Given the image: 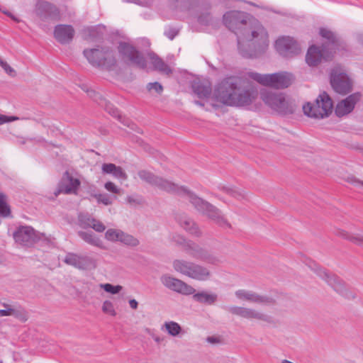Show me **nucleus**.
<instances>
[{"mask_svg": "<svg viewBox=\"0 0 363 363\" xmlns=\"http://www.w3.org/2000/svg\"><path fill=\"white\" fill-rule=\"evenodd\" d=\"M176 220L179 225L191 235L196 238H199L202 235V232L198 225L187 215L184 213L178 214L176 216Z\"/></svg>", "mask_w": 363, "mask_h": 363, "instance_id": "4be33fe9", "label": "nucleus"}, {"mask_svg": "<svg viewBox=\"0 0 363 363\" xmlns=\"http://www.w3.org/2000/svg\"><path fill=\"white\" fill-rule=\"evenodd\" d=\"M4 13L5 14H6L7 16H10L15 21H16V22L19 21V20L17 18H16L14 16H13L11 12H9V11H4Z\"/></svg>", "mask_w": 363, "mask_h": 363, "instance_id": "e2e57ef3", "label": "nucleus"}, {"mask_svg": "<svg viewBox=\"0 0 363 363\" xmlns=\"http://www.w3.org/2000/svg\"><path fill=\"white\" fill-rule=\"evenodd\" d=\"M338 235L345 238V237L347 236H351V235H349L347 232L344 231V230H340L339 233H338Z\"/></svg>", "mask_w": 363, "mask_h": 363, "instance_id": "0e129e2a", "label": "nucleus"}, {"mask_svg": "<svg viewBox=\"0 0 363 363\" xmlns=\"http://www.w3.org/2000/svg\"><path fill=\"white\" fill-rule=\"evenodd\" d=\"M147 89L149 91L155 90V92L159 94H160L163 91V87L162 84L157 82L148 83L147 85Z\"/></svg>", "mask_w": 363, "mask_h": 363, "instance_id": "a18cd8bd", "label": "nucleus"}, {"mask_svg": "<svg viewBox=\"0 0 363 363\" xmlns=\"http://www.w3.org/2000/svg\"><path fill=\"white\" fill-rule=\"evenodd\" d=\"M150 57L155 69L166 74L172 73L170 67L157 55L151 53L150 54Z\"/></svg>", "mask_w": 363, "mask_h": 363, "instance_id": "c85d7f7f", "label": "nucleus"}, {"mask_svg": "<svg viewBox=\"0 0 363 363\" xmlns=\"http://www.w3.org/2000/svg\"><path fill=\"white\" fill-rule=\"evenodd\" d=\"M206 341L211 344H218L221 342V339L219 337L208 336Z\"/></svg>", "mask_w": 363, "mask_h": 363, "instance_id": "bf43d9fd", "label": "nucleus"}, {"mask_svg": "<svg viewBox=\"0 0 363 363\" xmlns=\"http://www.w3.org/2000/svg\"><path fill=\"white\" fill-rule=\"evenodd\" d=\"M1 66L9 75L11 77L16 76V71L9 65H8L6 62L4 61Z\"/></svg>", "mask_w": 363, "mask_h": 363, "instance_id": "603ef678", "label": "nucleus"}, {"mask_svg": "<svg viewBox=\"0 0 363 363\" xmlns=\"http://www.w3.org/2000/svg\"><path fill=\"white\" fill-rule=\"evenodd\" d=\"M12 316L22 322H26L28 320V313L20 306H13Z\"/></svg>", "mask_w": 363, "mask_h": 363, "instance_id": "f704fd0d", "label": "nucleus"}, {"mask_svg": "<svg viewBox=\"0 0 363 363\" xmlns=\"http://www.w3.org/2000/svg\"><path fill=\"white\" fill-rule=\"evenodd\" d=\"M160 281L167 289L183 295H191L196 291V289L191 285L169 274H163L160 277Z\"/></svg>", "mask_w": 363, "mask_h": 363, "instance_id": "4468645a", "label": "nucleus"}, {"mask_svg": "<svg viewBox=\"0 0 363 363\" xmlns=\"http://www.w3.org/2000/svg\"><path fill=\"white\" fill-rule=\"evenodd\" d=\"M102 311L106 313H108L113 316H115L116 315V313L114 310V307L113 303L109 301H105L103 303L102 306Z\"/></svg>", "mask_w": 363, "mask_h": 363, "instance_id": "c03bdc74", "label": "nucleus"}, {"mask_svg": "<svg viewBox=\"0 0 363 363\" xmlns=\"http://www.w3.org/2000/svg\"><path fill=\"white\" fill-rule=\"evenodd\" d=\"M194 93L200 99L208 98L212 92V88L210 82L194 81L192 84Z\"/></svg>", "mask_w": 363, "mask_h": 363, "instance_id": "b1692460", "label": "nucleus"}, {"mask_svg": "<svg viewBox=\"0 0 363 363\" xmlns=\"http://www.w3.org/2000/svg\"><path fill=\"white\" fill-rule=\"evenodd\" d=\"M18 118L16 116H7L5 115L0 114V125H2L6 123L12 122L18 120Z\"/></svg>", "mask_w": 363, "mask_h": 363, "instance_id": "5fc2aeb1", "label": "nucleus"}, {"mask_svg": "<svg viewBox=\"0 0 363 363\" xmlns=\"http://www.w3.org/2000/svg\"><path fill=\"white\" fill-rule=\"evenodd\" d=\"M184 252L192 258L211 264H216L218 262V258L212 255L206 248L200 246L191 240L186 245Z\"/></svg>", "mask_w": 363, "mask_h": 363, "instance_id": "f8f14e48", "label": "nucleus"}, {"mask_svg": "<svg viewBox=\"0 0 363 363\" xmlns=\"http://www.w3.org/2000/svg\"><path fill=\"white\" fill-rule=\"evenodd\" d=\"M225 309L231 314L240 316L243 318L250 320L255 319L268 323H272L273 322L272 318L270 315L253 308L231 306L225 307Z\"/></svg>", "mask_w": 363, "mask_h": 363, "instance_id": "ddd939ff", "label": "nucleus"}, {"mask_svg": "<svg viewBox=\"0 0 363 363\" xmlns=\"http://www.w3.org/2000/svg\"><path fill=\"white\" fill-rule=\"evenodd\" d=\"M94 197L97 199L99 203H101L106 206H108L112 203V197L108 194H95Z\"/></svg>", "mask_w": 363, "mask_h": 363, "instance_id": "79ce46f5", "label": "nucleus"}, {"mask_svg": "<svg viewBox=\"0 0 363 363\" xmlns=\"http://www.w3.org/2000/svg\"><path fill=\"white\" fill-rule=\"evenodd\" d=\"M15 241L22 245L28 246L40 240V237L30 226H20L13 233Z\"/></svg>", "mask_w": 363, "mask_h": 363, "instance_id": "a211bd4d", "label": "nucleus"}, {"mask_svg": "<svg viewBox=\"0 0 363 363\" xmlns=\"http://www.w3.org/2000/svg\"><path fill=\"white\" fill-rule=\"evenodd\" d=\"M147 333L154 339L157 343H160L163 341L164 338L156 335L150 329H146Z\"/></svg>", "mask_w": 363, "mask_h": 363, "instance_id": "13d9d810", "label": "nucleus"}, {"mask_svg": "<svg viewBox=\"0 0 363 363\" xmlns=\"http://www.w3.org/2000/svg\"><path fill=\"white\" fill-rule=\"evenodd\" d=\"M358 42L363 45V33H359L357 35Z\"/></svg>", "mask_w": 363, "mask_h": 363, "instance_id": "69168bd1", "label": "nucleus"}, {"mask_svg": "<svg viewBox=\"0 0 363 363\" xmlns=\"http://www.w3.org/2000/svg\"><path fill=\"white\" fill-rule=\"evenodd\" d=\"M261 99L272 109L281 113L287 114L293 112V108L286 100L284 94L272 91H262Z\"/></svg>", "mask_w": 363, "mask_h": 363, "instance_id": "1a4fd4ad", "label": "nucleus"}, {"mask_svg": "<svg viewBox=\"0 0 363 363\" xmlns=\"http://www.w3.org/2000/svg\"><path fill=\"white\" fill-rule=\"evenodd\" d=\"M178 33L179 30L173 27L167 28L164 33V34L171 40H172Z\"/></svg>", "mask_w": 363, "mask_h": 363, "instance_id": "de8ad7c7", "label": "nucleus"}, {"mask_svg": "<svg viewBox=\"0 0 363 363\" xmlns=\"http://www.w3.org/2000/svg\"><path fill=\"white\" fill-rule=\"evenodd\" d=\"M83 54L94 67L111 70L116 65L117 61L114 51L109 47L97 46L92 49H85Z\"/></svg>", "mask_w": 363, "mask_h": 363, "instance_id": "39448f33", "label": "nucleus"}, {"mask_svg": "<svg viewBox=\"0 0 363 363\" xmlns=\"http://www.w3.org/2000/svg\"><path fill=\"white\" fill-rule=\"evenodd\" d=\"M129 305L131 308L133 309H137L138 306V303L135 299H130L129 301Z\"/></svg>", "mask_w": 363, "mask_h": 363, "instance_id": "680f3d73", "label": "nucleus"}, {"mask_svg": "<svg viewBox=\"0 0 363 363\" xmlns=\"http://www.w3.org/2000/svg\"><path fill=\"white\" fill-rule=\"evenodd\" d=\"M118 241L131 247H136L139 245V240L131 235L121 230Z\"/></svg>", "mask_w": 363, "mask_h": 363, "instance_id": "2f4dec72", "label": "nucleus"}, {"mask_svg": "<svg viewBox=\"0 0 363 363\" xmlns=\"http://www.w3.org/2000/svg\"><path fill=\"white\" fill-rule=\"evenodd\" d=\"M121 230L110 228L105 233V238L111 242H116L118 240Z\"/></svg>", "mask_w": 363, "mask_h": 363, "instance_id": "58836bf2", "label": "nucleus"}, {"mask_svg": "<svg viewBox=\"0 0 363 363\" xmlns=\"http://www.w3.org/2000/svg\"><path fill=\"white\" fill-rule=\"evenodd\" d=\"M192 298L194 301L205 304V305H213L218 300V296L213 293H208L206 291H201L192 294Z\"/></svg>", "mask_w": 363, "mask_h": 363, "instance_id": "a878e982", "label": "nucleus"}, {"mask_svg": "<svg viewBox=\"0 0 363 363\" xmlns=\"http://www.w3.org/2000/svg\"><path fill=\"white\" fill-rule=\"evenodd\" d=\"M181 6L187 10H191L196 7L198 4L197 0H175Z\"/></svg>", "mask_w": 363, "mask_h": 363, "instance_id": "a19ab883", "label": "nucleus"}, {"mask_svg": "<svg viewBox=\"0 0 363 363\" xmlns=\"http://www.w3.org/2000/svg\"><path fill=\"white\" fill-rule=\"evenodd\" d=\"M224 25L237 36L238 50L245 58L263 55L269 46L267 31L262 23L247 13L230 11L223 17Z\"/></svg>", "mask_w": 363, "mask_h": 363, "instance_id": "f257e3e1", "label": "nucleus"}, {"mask_svg": "<svg viewBox=\"0 0 363 363\" xmlns=\"http://www.w3.org/2000/svg\"><path fill=\"white\" fill-rule=\"evenodd\" d=\"M315 273L322 279L325 281L337 294L347 299H353L356 297L354 291L350 290L345 282L337 276L330 274L323 269L317 267L315 269Z\"/></svg>", "mask_w": 363, "mask_h": 363, "instance_id": "6e6552de", "label": "nucleus"}, {"mask_svg": "<svg viewBox=\"0 0 363 363\" xmlns=\"http://www.w3.org/2000/svg\"><path fill=\"white\" fill-rule=\"evenodd\" d=\"M112 175L116 178L121 179L123 180H125L128 178V176L125 171L123 169L122 167L119 166H117L116 167V170H114L113 174Z\"/></svg>", "mask_w": 363, "mask_h": 363, "instance_id": "09e8293b", "label": "nucleus"}, {"mask_svg": "<svg viewBox=\"0 0 363 363\" xmlns=\"http://www.w3.org/2000/svg\"><path fill=\"white\" fill-rule=\"evenodd\" d=\"M163 328H165L168 334L173 337L179 335L182 331L180 325L174 321L165 322L162 326Z\"/></svg>", "mask_w": 363, "mask_h": 363, "instance_id": "7c9ffc66", "label": "nucleus"}, {"mask_svg": "<svg viewBox=\"0 0 363 363\" xmlns=\"http://www.w3.org/2000/svg\"><path fill=\"white\" fill-rule=\"evenodd\" d=\"M74 29L70 25L60 24L55 27L54 37L61 44H69L74 36Z\"/></svg>", "mask_w": 363, "mask_h": 363, "instance_id": "412c9836", "label": "nucleus"}, {"mask_svg": "<svg viewBox=\"0 0 363 363\" xmlns=\"http://www.w3.org/2000/svg\"><path fill=\"white\" fill-rule=\"evenodd\" d=\"M254 303L262 306H274L277 303V298L271 295H262L255 293Z\"/></svg>", "mask_w": 363, "mask_h": 363, "instance_id": "c756f323", "label": "nucleus"}, {"mask_svg": "<svg viewBox=\"0 0 363 363\" xmlns=\"http://www.w3.org/2000/svg\"><path fill=\"white\" fill-rule=\"evenodd\" d=\"M320 35L325 40L322 48L311 45L307 52L306 61L309 66H316L323 59L328 60L333 52L343 48L342 40L334 32L327 28H320Z\"/></svg>", "mask_w": 363, "mask_h": 363, "instance_id": "20e7f679", "label": "nucleus"}, {"mask_svg": "<svg viewBox=\"0 0 363 363\" xmlns=\"http://www.w3.org/2000/svg\"><path fill=\"white\" fill-rule=\"evenodd\" d=\"M138 174L140 179L152 186L157 187L160 190L179 196H186L189 202L197 211L207 216L221 227L231 228L230 224L224 218L220 209L199 197L186 187L179 186L147 170H140Z\"/></svg>", "mask_w": 363, "mask_h": 363, "instance_id": "f03ea898", "label": "nucleus"}, {"mask_svg": "<svg viewBox=\"0 0 363 363\" xmlns=\"http://www.w3.org/2000/svg\"><path fill=\"white\" fill-rule=\"evenodd\" d=\"M79 259V255H77L74 253H68L65 256L64 262L69 265H72L76 268H78Z\"/></svg>", "mask_w": 363, "mask_h": 363, "instance_id": "4c0bfd02", "label": "nucleus"}, {"mask_svg": "<svg viewBox=\"0 0 363 363\" xmlns=\"http://www.w3.org/2000/svg\"><path fill=\"white\" fill-rule=\"evenodd\" d=\"M330 84L333 89L338 94H347L352 89V84L348 76L343 72L333 69L330 74Z\"/></svg>", "mask_w": 363, "mask_h": 363, "instance_id": "2eb2a0df", "label": "nucleus"}, {"mask_svg": "<svg viewBox=\"0 0 363 363\" xmlns=\"http://www.w3.org/2000/svg\"><path fill=\"white\" fill-rule=\"evenodd\" d=\"M198 21L202 25H208L211 21L210 13L205 12L200 14L198 17Z\"/></svg>", "mask_w": 363, "mask_h": 363, "instance_id": "49530a36", "label": "nucleus"}, {"mask_svg": "<svg viewBox=\"0 0 363 363\" xmlns=\"http://www.w3.org/2000/svg\"><path fill=\"white\" fill-rule=\"evenodd\" d=\"M4 309H0V317L11 315L13 305L4 303Z\"/></svg>", "mask_w": 363, "mask_h": 363, "instance_id": "3c124183", "label": "nucleus"}, {"mask_svg": "<svg viewBox=\"0 0 363 363\" xmlns=\"http://www.w3.org/2000/svg\"><path fill=\"white\" fill-rule=\"evenodd\" d=\"M211 275L212 274L208 267L196 263L189 278L199 281H206L211 279Z\"/></svg>", "mask_w": 363, "mask_h": 363, "instance_id": "393cba45", "label": "nucleus"}, {"mask_svg": "<svg viewBox=\"0 0 363 363\" xmlns=\"http://www.w3.org/2000/svg\"><path fill=\"white\" fill-rule=\"evenodd\" d=\"M77 218L78 225L82 228H92L98 233H102L106 230V226L102 222L88 213H79Z\"/></svg>", "mask_w": 363, "mask_h": 363, "instance_id": "aec40b11", "label": "nucleus"}, {"mask_svg": "<svg viewBox=\"0 0 363 363\" xmlns=\"http://www.w3.org/2000/svg\"><path fill=\"white\" fill-rule=\"evenodd\" d=\"M196 262L183 259H177L172 262V267L175 272L187 277H190L193 268Z\"/></svg>", "mask_w": 363, "mask_h": 363, "instance_id": "5701e85b", "label": "nucleus"}, {"mask_svg": "<svg viewBox=\"0 0 363 363\" xmlns=\"http://www.w3.org/2000/svg\"><path fill=\"white\" fill-rule=\"evenodd\" d=\"M96 267L95 260L89 256H80L79 259L78 269H91Z\"/></svg>", "mask_w": 363, "mask_h": 363, "instance_id": "473e14b6", "label": "nucleus"}, {"mask_svg": "<svg viewBox=\"0 0 363 363\" xmlns=\"http://www.w3.org/2000/svg\"><path fill=\"white\" fill-rule=\"evenodd\" d=\"M82 89L87 92L88 95L91 97V98H94V100H97V98H98V94L95 92V91L92 90V89H89L86 85H83V86L82 87Z\"/></svg>", "mask_w": 363, "mask_h": 363, "instance_id": "4d7b16f0", "label": "nucleus"}, {"mask_svg": "<svg viewBox=\"0 0 363 363\" xmlns=\"http://www.w3.org/2000/svg\"><path fill=\"white\" fill-rule=\"evenodd\" d=\"M107 108H108V112L113 116V117H116V118H121V116L119 114V112L116 109V108H111V107H107Z\"/></svg>", "mask_w": 363, "mask_h": 363, "instance_id": "052dcab7", "label": "nucleus"}, {"mask_svg": "<svg viewBox=\"0 0 363 363\" xmlns=\"http://www.w3.org/2000/svg\"><path fill=\"white\" fill-rule=\"evenodd\" d=\"M219 189L223 192L238 199L243 198V194H242V192L239 191L238 189H235L233 187L222 186H220Z\"/></svg>", "mask_w": 363, "mask_h": 363, "instance_id": "e433bc0d", "label": "nucleus"}, {"mask_svg": "<svg viewBox=\"0 0 363 363\" xmlns=\"http://www.w3.org/2000/svg\"><path fill=\"white\" fill-rule=\"evenodd\" d=\"M118 52L122 58L140 69H145L147 62L144 56L132 45L121 42L118 47Z\"/></svg>", "mask_w": 363, "mask_h": 363, "instance_id": "9d476101", "label": "nucleus"}, {"mask_svg": "<svg viewBox=\"0 0 363 363\" xmlns=\"http://www.w3.org/2000/svg\"><path fill=\"white\" fill-rule=\"evenodd\" d=\"M101 288L104 289L105 291L111 294H118L123 289V287L120 285L113 286L111 284H101Z\"/></svg>", "mask_w": 363, "mask_h": 363, "instance_id": "ea45409f", "label": "nucleus"}, {"mask_svg": "<svg viewBox=\"0 0 363 363\" xmlns=\"http://www.w3.org/2000/svg\"><path fill=\"white\" fill-rule=\"evenodd\" d=\"M275 47L278 52L285 57H293L301 52V48L298 43L290 37H282L277 39Z\"/></svg>", "mask_w": 363, "mask_h": 363, "instance_id": "dca6fc26", "label": "nucleus"}, {"mask_svg": "<svg viewBox=\"0 0 363 363\" xmlns=\"http://www.w3.org/2000/svg\"><path fill=\"white\" fill-rule=\"evenodd\" d=\"M79 185V180L74 178L68 171H66L59 182L57 189L54 192V195L55 196H57L61 193L67 194H76Z\"/></svg>", "mask_w": 363, "mask_h": 363, "instance_id": "f3484780", "label": "nucleus"}, {"mask_svg": "<svg viewBox=\"0 0 363 363\" xmlns=\"http://www.w3.org/2000/svg\"><path fill=\"white\" fill-rule=\"evenodd\" d=\"M127 201H128V203H135V199H134L133 198H132V197H130V196H128V197L127 198Z\"/></svg>", "mask_w": 363, "mask_h": 363, "instance_id": "338daca9", "label": "nucleus"}, {"mask_svg": "<svg viewBox=\"0 0 363 363\" xmlns=\"http://www.w3.org/2000/svg\"><path fill=\"white\" fill-rule=\"evenodd\" d=\"M236 297L240 300L247 301L254 303L255 292L245 289H240L235 293Z\"/></svg>", "mask_w": 363, "mask_h": 363, "instance_id": "72a5a7b5", "label": "nucleus"}, {"mask_svg": "<svg viewBox=\"0 0 363 363\" xmlns=\"http://www.w3.org/2000/svg\"><path fill=\"white\" fill-rule=\"evenodd\" d=\"M104 28L100 26L89 27L84 30V39L86 40L96 41L103 38Z\"/></svg>", "mask_w": 363, "mask_h": 363, "instance_id": "bb28decb", "label": "nucleus"}, {"mask_svg": "<svg viewBox=\"0 0 363 363\" xmlns=\"http://www.w3.org/2000/svg\"><path fill=\"white\" fill-rule=\"evenodd\" d=\"M105 188L107 191H111L114 194H117L119 192V189L117 186L111 182H108L105 184Z\"/></svg>", "mask_w": 363, "mask_h": 363, "instance_id": "6e6d98bb", "label": "nucleus"}, {"mask_svg": "<svg viewBox=\"0 0 363 363\" xmlns=\"http://www.w3.org/2000/svg\"><path fill=\"white\" fill-rule=\"evenodd\" d=\"M333 109V101L325 91L321 92L313 103L308 102L303 106L304 114L316 119L328 117L332 113Z\"/></svg>", "mask_w": 363, "mask_h": 363, "instance_id": "423d86ee", "label": "nucleus"}, {"mask_svg": "<svg viewBox=\"0 0 363 363\" xmlns=\"http://www.w3.org/2000/svg\"><path fill=\"white\" fill-rule=\"evenodd\" d=\"M189 240H188L179 234H174L172 237V241L178 246H180L183 251H184L186 245L189 243Z\"/></svg>", "mask_w": 363, "mask_h": 363, "instance_id": "c9c22d12", "label": "nucleus"}, {"mask_svg": "<svg viewBox=\"0 0 363 363\" xmlns=\"http://www.w3.org/2000/svg\"><path fill=\"white\" fill-rule=\"evenodd\" d=\"M247 75L263 86L276 89H284L289 86L294 79L293 76L287 72L262 74L250 72Z\"/></svg>", "mask_w": 363, "mask_h": 363, "instance_id": "0eeeda50", "label": "nucleus"}, {"mask_svg": "<svg viewBox=\"0 0 363 363\" xmlns=\"http://www.w3.org/2000/svg\"><path fill=\"white\" fill-rule=\"evenodd\" d=\"M35 13L42 22L45 23L55 22L60 18V13L58 8L44 0H38L36 2Z\"/></svg>", "mask_w": 363, "mask_h": 363, "instance_id": "9b49d317", "label": "nucleus"}, {"mask_svg": "<svg viewBox=\"0 0 363 363\" xmlns=\"http://www.w3.org/2000/svg\"><path fill=\"white\" fill-rule=\"evenodd\" d=\"M215 99L230 106H246L257 99V90L246 79L229 77L222 80L214 91Z\"/></svg>", "mask_w": 363, "mask_h": 363, "instance_id": "7ed1b4c3", "label": "nucleus"}, {"mask_svg": "<svg viewBox=\"0 0 363 363\" xmlns=\"http://www.w3.org/2000/svg\"><path fill=\"white\" fill-rule=\"evenodd\" d=\"M117 166L113 163H104L102 165L101 169L104 174H113L114 170Z\"/></svg>", "mask_w": 363, "mask_h": 363, "instance_id": "8fccbe9b", "label": "nucleus"}, {"mask_svg": "<svg viewBox=\"0 0 363 363\" xmlns=\"http://www.w3.org/2000/svg\"><path fill=\"white\" fill-rule=\"evenodd\" d=\"M346 181L357 186L359 189V192L363 195V181H361L353 176L348 177Z\"/></svg>", "mask_w": 363, "mask_h": 363, "instance_id": "37998d69", "label": "nucleus"}, {"mask_svg": "<svg viewBox=\"0 0 363 363\" xmlns=\"http://www.w3.org/2000/svg\"><path fill=\"white\" fill-rule=\"evenodd\" d=\"M345 239L357 245L363 246V237L351 235L345 237Z\"/></svg>", "mask_w": 363, "mask_h": 363, "instance_id": "864d4df0", "label": "nucleus"}, {"mask_svg": "<svg viewBox=\"0 0 363 363\" xmlns=\"http://www.w3.org/2000/svg\"><path fill=\"white\" fill-rule=\"evenodd\" d=\"M77 234H78L79 237L80 238H82L86 243H88L91 245H93V246L101 247V246H102L101 240H100V238H99L97 236H96V235L93 232L80 230L77 233Z\"/></svg>", "mask_w": 363, "mask_h": 363, "instance_id": "cd10ccee", "label": "nucleus"}, {"mask_svg": "<svg viewBox=\"0 0 363 363\" xmlns=\"http://www.w3.org/2000/svg\"><path fill=\"white\" fill-rule=\"evenodd\" d=\"M194 102L198 106H204V104L203 102H201V101H195Z\"/></svg>", "mask_w": 363, "mask_h": 363, "instance_id": "774afa93", "label": "nucleus"}, {"mask_svg": "<svg viewBox=\"0 0 363 363\" xmlns=\"http://www.w3.org/2000/svg\"><path fill=\"white\" fill-rule=\"evenodd\" d=\"M361 98V93L355 92L339 101L335 108V115L338 117H342L350 113Z\"/></svg>", "mask_w": 363, "mask_h": 363, "instance_id": "6ab92c4d", "label": "nucleus"}]
</instances>
